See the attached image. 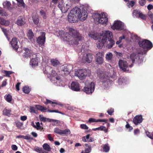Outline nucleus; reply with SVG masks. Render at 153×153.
I'll return each instance as SVG.
<instances>
[{
  "instance_id": "obj_1",
  "label": "nucleus",
  "mask_w": 153,
  "mask_h": 153,
  "mask_svg": "<svg viewBox=\"0 0 153 153\" xmlns=\"http://www.w3.org/2000/svg\"><path fill=\"white\" fill-rule=\"evenodd\" d=\"M56 33L59 34L61 39L65 41L69 45H78L79 41L82 40L83 37L77 30L71 28L69 29V33L63 30L57 31Z\"/></svg>"
},
{
  "instance_id": "obj_2",
  "label": "nucleus",
  "mask_w": 153,
  "mask_h": 153,
  "mask_svg": "<svg viewBox=\"0 0 153 153\" xmlns=\"http://www.w3.org/2000/svg\"><path fill=\"white\" fill-rule=\"evenodd\" d=\"M113 36L112 33L109 31H104L101 35L102 40H105L106 42V47L109 49L112 48L115 44V41L113 39Z\"/></svg>"
},
{
  "instance_id": "obj_3",
  "label": "nucleus",
  "mask_w": 153,
  "mask_h": 153,
  "mask_svg": "<svg viewBox=\"0 0 153 153\" xmlns=\"http://www.w3.org/2000/svg\"><path fill=\"white\" fill-rule=\"evenodd\" d=\"M44 73L46 74L48 78H51L54 81L56 80V83L62 82L60 77L57 75L55 71L53 70L52 68L49 66L45 68L44 70Z\"/></svg>"
},
{
  "instance_id": "obj_4",
  "label": "nucleus",
  "mask_w": 153,
  "mask_h": 153,
  "mask_svg": "<svg viewBox=\"0 0 153 153\" xmlns=\"http://www.w3.org/2000/svg\"><path fill=\"white\" fill-rule=\"evenodd\" d=\"M94 17V21H97V24L100 23L103 25L105 24L108 21L107 16L104 13H102L100 14H96Z\"/></svg>"
},
{
  "instance_id": "obj_5",
  "label": "nucleus",
  "mask_w": 153,
  "mask_h": 153,
  "mask_svg": "<svg viewBox=\"0 0 153 153\" xmlns=\"http://www.w3.org/2000/svg\"><path fill=\"white\" fill-rule=\"evenodd\" d=\"M99 78L100 81L102 82V85L105 88L109 87L112 82L108 76L103 73L100 74Z\"/></svg>"
},
{
  "instance_id": "obj_6",
  "label": "nucleus",
  "mask_w": 153,
  "mask_h": 153,
  "mask_svg": "<svg viewBox=\"0 0 153 153\" xmlns=\"http://www.w3.org/2000/svg\"><path fill=\"white\" fill-rule=\"evenodd\" d=\"M139 46L144 49L150 50L153 47L152 43L149 40L144 39L138 42Z\"/></svg>"
},
{
  "instance_id": "obj_7",
  "label": "nucleus",
  "mask_w": 153,
  "mask_h": 153,
  "mask_svg": "<svg viewBox=\"0 0 153 153\" xmlns=\"http://www.w3.org/2000/svg\"><path fill=\"white\" fill-rule=\"evenodd\" d=\"M64 1V0H62L59 3L58 7L61 10V12L64 13H66L69 9L71 6L67 3L66 1Z\"/></svg>"
},
{
  "instance_id": "obj_8",
  "label": "nucleus",
  "mask_w": 153,
  "mask_h": 153,
  "mask_svg": "<svg viewBox=\"0 0 153 153\" xmlns=\"http://www.w3.org/2000/svg\"><path fill=\"white\" fill-rule=\"evenodd\" d=\"M89 71L86 69H81L75 72V74L80 79L82 80L85 79L88 74Z\"/></svg>"
},
{
  "instance_id": "obj_9",
  "label": "nucleus",
  "mask_w": 153,
  "mask_h": 153,
  "mask_svg": "<svg viewBox=\"0 0 153 153\" xmlns=\"http://www.w3.org/2000/svg\"><path fill=\"white\" fill-rule=\"evenodd\" d=\"M130 57L133 63L136 62L139 64L143 62V59L142 57H140L139 54L133 53L130 55Z\"/></svg>"
},
{
  "instance_id": "obj_10",
  "label": "nucleus",
  "mask_w": 153,
  "mask_h": 153,
  "mask_svg": "<svg viewBox=\"0 0 153 153\" xmlns=\"http://www.w3.org/2000/svg\"><path fill=\"white\" fill-rule=\"evenodd\" d=\"M94 83L91 82L88 85H86L82 90L86 94H91L94 92Z\"/></svg>"
},
{
  "instance_id": "obj_11",
  "label": "nucleus",
  "mask_w": 153,
  "mask_h": 153,
  "mask_svg": "<svg viewBox=\"0 0 153 153\" xmlns=\"http://www.w3.org/2000/svg\"><path fill=\"white\" fill-rule=\"evenodd\" d=\"M41 35L37 39L36 41L39 46L43 48L45 40V32H41Z\"/></svg>"
},
{
  "instance_id": "obj_12",
  "label": "nucleus",
  "mask_w": 153,
  "mask_h": 153,
  "mask_svg": "<svg viewBox=\"0 0 153 153\" xmlns=\"http://www.w3.org/2000/svg\"><path fill=\"white\" fill-rule=\"evenodd\" d=\"M93 55L91 53H85L83 56L82 60L83 62L91 63L93 59Z\"/></svg>"
},
{
  "instance_id": "obj_13",
  "label": "nucleus",
  "mask_w": 153,
  "mask_h": 153,
  "mask_svg": "<svg viewBox=\"0 0 153 153\" xmlns=\"http://www.w3.org/2000/svg\"><path fill=\"white\" fill-rule=\"evenodd\" d=\"M111 28L113 30H123V26L122 22L119 21H115L113 25L111 26Z\"/></svg>"
},
{
  "instance_id": "obj_14",
  "label": "nucleus",
  "mask_w": 153,
  "mask_h": 153,
  "mask_svg": "<svg viewBox=\"0 0 153 153\" xmlns=\"http://www.w3.org/2000/svg\"><path fill=\"white\" fill-rule=\"evenodd\" d=\"M54 132L55 133L61 135L63 134H70L71 133L70 130L68 129H66L64 130H61L57 128H55L54 129Z\"/></svg>"
},
{
  "instance_id": "obj_15",
  "label": "nucleus",
  "mask_w": 153,
  "mask_h": 153,
  "mask_svg": "<svg viewBox=\"0 0 153 153\" xmlns=\"http://www.w3.org/2000/svg\"><path fill=\"white\" fill-rule=\"evenodd\" d=\"M119 66L120 69L124 71H128V65L126 61L120 60L119 62Z\"/></svg>"
},
{
  "instance_id": "obj_16",
  "label": "nucleus",
  "mask_w": 153,
  "mask_h": 153,
  "mask_svg": "<svg viewBox=\"0 0 153 153\" xmlns=\"http://www.w3.org/2000/svg\"><path fill=\"white\" fill-rule=\"evenodd\" d=\"M103 55L102 52H99L96 54V61L99 64L101 65L103 63Z\"/></svg>"
},
{
  "instance_id": "obj_17",
  "label": "nucleus",
  "mask_w": 153,
  "mask_h": 153,
  "mask_svg": "<svg viewBox=\"0 0 153 153\" xmlns=\"http://www.w3.org/2000/svg\"><path fill=\"white\" fill-rule=\"evenodd\" d=\"M68 20L71 23H75L78 21V19L76 16L70 11L68 16Z\"/></svg>"
},
{
  "instance_id": "obj_18",
  "label": "nucleus",
  "mask_w": 153,
  "mask_h": 153,
  "mask_svg": "<svg viewBox=\"0 0 153 153\" xmlns=\"http://www.w3.org/2000/svg\"><path fill=\"white\" fill-rule=\"evenodd\" d=\"M18 43L17 39L15 37L13 38L10 42V44L12 48L15 50H17L19 48Z\"/></svg>"
},
{
  "instance_id": "obj_19",
  "label": "nucleus",
  "mask_w": 153,
  "mask_h": 153,
  "mask_svg": "<svg viewBox=\"0 0 153 153\" xmlns=\"http://www.w3.org/2000/svg\"><path fill=\"white\" fill-rule=\"evenodd\" d=\"M81 10L78 7H75L71 10V13H73L77 18L79 19V18H80V13H81Z\"/></svg>"
},
{
  "instance_id": "obj_20",
  "label": "nucleus",
  "mask_w": 153,
  "mask_h": 153,
  "mask_svg": "<svg viewBox=\"0 0 153 153\" xmlns=\"http://www.w3.org/2000/svg\"><path fill=\"white\" fill-rule=\"evenodd\" d=\"M143 121L142 116L141 115L136 116L133 119V123L137 125L142 123Z\"/></svg>"
},
{
  "instance_id": "obj_21",
  "label": "nucleus",
  "mask_w": 153,
  "mask_h": 153,
  "mask_svg": "<svg viewBox=\"0 0 153 153\" xmlns=\"http://www.w3.org/2000/svg\"><path fill=\"white\" fill-rule=\"evenodd\" d=\"M71 89L75 91H79L80 90V86L77 82H73L71 83Z\"/></svg>"
},
{
  "instance_id": "obj_22",
  "label": "nucleus",
  "mask_w": 153,
  "mask_h": 153,
  "mask_svg": "<svg viewBox=\"0 0 153 153\" xmlns=\"http://www.w3.org/2000/svg\"><path fill=\"white\" fill-rule=\"evenodd\" d=\"M25 22V18L22 16H20L18 18L16 24L19 26H22L24 25Z\"/></svg>"
},
{
  "instance_id": "obj_23",
  "label": "nucleus",
  "mask_w": 153,
  "mask_h": 153,
  "mask_svg": "<svg viewBox=\"0 0 153 153\" xmlns=\"http://www.w3.org/2000/svg\"><path fill=\"white\" fill-rule=\"evenodd\" d=\"M80 15V18H79V19L81 21L85 20L88 16L87 13L84 10H81V13Z\"/></svg>"
},
{
  "instance_id": "obj_24",
  "label": "nucleus",
  "mask_w": 153,
  "mask_h": 153,
  "mask_svg": "<svg viewBox=\"0 0 153 153\" xmlns=\"http://www.w3.org/2000/svg\"><path fill=\"white\" fill-rule=\"evenodd\" d=\"M25 52L24 53L23 57L28 58L32 54V52L31 50L27 48H24V49Z\"/></svg>"
},
{
  "instance_id": "obj_25",
  "label": "nucleus",
  "mask_w": 153,
  "mask_h": 153,
  "mask_svg": "<svg viewBox=\"0 0 153 153\" xmlns=\"http://www.w3.org/2000/svg\"><path fill=\"white\" fill-rule=\"evenodd\" d=\"M27 36L28 39L32 42H34V36L32 30L30 29L28 30L27 33Z\"/></svg>"
},
{
  "instance_id": "obj_26",
  "label": "nucleus",
  "mask_w": 153,
  "mask_h": 153,
  "mask_svg": "<svg viewBox=\"0 0 153 153\" xmlns=\"http://www.w3.org/2000/svg\"><path fill=\"white\" fill-rule=\"evenodd\" d=\"M108 120L106 119H98L96 120L95 119L93 118H90L89 119L88 122L89 123H91L93 122H104L105 123H107Z\"/></svg>"
},
{
  "instance_id": "obj_27",
  "label": "nucleus",
  "mask_w": 153,
  "mask_h": 153,
  "mask_svg": "<svg viewBox=\"0 0 153 153\" xmlns=\"http://www.w3.org/2000/svg\"><path fill=\"white\" fill-rule=\"evenodd\" d=\"M70 66L67 65L62 67V68L61 70L65 74L68 75L70 74L71 71V69H70Z\"/></svg>"
},
{
  "instance_id": "obj_28",
  "label": "nucleus",
  "mask_w": 153,
  "mask_h": 153,
  "mask_svg": "<svg viewBox=\"0 0 153 153\" xmlns=\"http://www.w3.org/2000/svg\"><path fill=\"white\" fill-rule=\"evenodd\" d=\"M100 40L98 41L96 43V45L98 48H102L104 45L105 43V40H102L101 38V35L100 37Z\"/></svg>"
},
{
  "instance_id": "obj_29",
  "label": "nucleus",
  "mask_w": 153,
  "mask_h": 153,
  "mask_svg": "<svg viewBox=\"0 0 153 153\" xmlns=\"http://www.w3.org/2000/svg\"><path fill=\"white\" fill-rule=\"evenodd\" d=\"M38 61L37 57L33 58L30 61V64L33 67H34L38 65Z\"/></svg>"
},
{
  "instance_id": "obj_30",
  "label": "nucleus",
  "mask_w": 153,
  "mask_h": 153,
  "mask_svg": "<svg viewBox=\"0 0 153 153\" xmlns=\"http://www.w3.org/2000/svg\"><path fill=\"white\" fill-rule=\"evenodd\" d=\"M35 106L37 109L38 110L44 112H46L47 109L46 107H45L39 105H36Z\"/></svg>"
},
{
  "instance_id": "obj_31",
  "label": "nucleus",
  "mask_w": 153,
  "mask_h": 153,
  "mask_svg": "<svg viewBox=\"0 0 153 153\" xmlns=\"http://www.w3.org/2000/svg\"><path fill=\"white\" fill-rule=\"evenodd\" d=\"M0 24L2 25L8 26L9 24L8 21L5 20L2 18H0Z\"/></svg>"
},
{
  "instance_id": "obj_32",
  "label": "nucleus",
  "mask_w": 153,
  "mask_h": 153,
  "mask_svg": "<svg viewBox=\"0 0 153 153\" xmlns=\"http://www.w3.org/2000/svg\"><path fill=\"white\" fill-rule=\"evenodd\" d=\"M92 130L94 131H96L97 130L103 131H104V132L105 133L108 131V130L105 127L103 126H100V127L96 128H93Z\"/></svg>"
},
{
  "instance_id": "obj_33",
  "label": "nucleus",
  "mask_w": 153,
  "mask_h": 153,
  "mask_svg": "<svg viewBox=\"0 0 153 153\" xmlns=\"http://www.w3.org/2000/svg\"><path fill=\"white\" fill-rule=\"evenodd\" d=\"M102 148L103 150V152H107L110 150V147L108 144L107 143L103 145Z\"/></svg>"
},
{
  "instance_id": "obj_34",
  "label": "nucleus",
  "mask_w": 153,
  "mask_h": 153,
  "mask_svg": "<svg viewBox=\"0 0 153 153\" xmlns=\"http://www.w3.org/2000/svg\"><path fill=\"white\" fill-rule=\"evenodd\" d=\"M11 111L10 110H8L5 108L3 111V114L4 115L10 116L11 115Z\"/></svg>"
},
{
  "instance_id": "obj_35",
  "label": "nucleus",
  "mask_w": 153,
  "mask_h": 153,
  "mask_svg": "<svg viewBox=\"0 0 153 153\" xmlns=\"http://www.w3.org/2000/svg\"><path fill=\"white\" fill-rule=\"evenodd\" d=\"M3 5L4 8H7L8 9H11V4L9 2H4L3 3Z\"/></svg>"
},
{
  "instance_id": "obj_36",
  "label": "nucleus",
  "mask_w": 153,
  "mask_h": 153,
  "mask_svg": "<svg viewBox=\"0 0 153 153\" xmlns=\"http://www.w3.org/2000/svg\"><path fill=\"white\" fill-rule=\"evenodd\" d=\"M51 62L52 65L54 66H56L59 63V61L55 59H51Z\"/></svg>"
},
{
  "instance_id": "obj_37",
  "label": "nucleus",
  "mask_w": 153,
  "mask_h": 153,
  "mask_svg": "<svg viewBox=\"0 0 153 153\" xmlns=\"http://www.w3.org/2000/svg\"><path fill=\"white\" fill-rule=\"evenodd\" d=\"M42 146L44 149L46 151H50L51 150V148L47 143H44Z\"/></svg>"
},
{
  "instance_id": "obj_38",
  "label": "nucleus",
  "mask_w": 153,
  "mask_h": 153,
  "mask_svg": "<svg viewBox=\"0 0 153 153\" xmlns=\"http://www.w3.org/2000/svg\"><path fill=\"white\" fill-rule=\"evenodd\" d=\"M113 55L112 53L109 52L106 55L105 58L107 60H111L112 58Z\"/></svg>"
},
{
  "instance_id": "obj_39",
  "label": "nucleus",
  "mask_w": 153,
  "mask_h": 153,
  "mask_svg": "<svg viewBox=\"0 0 153 153\" xmlns=\"http://www.w3.org/2000/svg\"><path fill=\"white\" fill-rule=\"evenodd\" d=\"M19 3L18 6L19 7L22 6L24 7L25 6V4L23 0H16Z\"/></svg>"
},
{
  "instance_id": "obj_40",
  "label": "nucleus",
  "mask_w": 153,
  "mask_h": 153,
  "mask_svg": "<svg viewBox=\"0 0 153 153\" xmlns=\"http://www.w3.org/2000/svg\"><path fill=\"white\" fill-rule=\"evenodd\" d=\"M48 103L51 104L52 105H53L54 104H56V105H61V104H59L58 103H57L56 102H53L51 101V100H48L46 99V101L45 102V104L46 105L48 104Z\"/></svg>"
},
{
  "instance_id": "obj_41",
  "label": "nucleus",
  "mask_w": 153,
  "mask_h": 153,
  "mask_svg": "<svg viewBox=\"0 0 153 153\" xmlns=\"http://www.w3.org/2000/svg\"><path fill=\"white\" fill-rule=\"evenodd\" d=\"M91 151V147H89V148H85L84 151H82L81 153H90Z\"/></svg>"
},
{
  "instance_id": "obj_42",
  "label": "nucleus",
  "mask_w": 153,
  "mask_h": 153,
  "mask_svg": "<svg viewBox=\"0 0 153 153\" xmlns=\"http://www.w3.org/2000/svg\"><path fill=\"white\" fill-rule=\"evenodd\" d=\"M23 91L26 94H28L30 91V90L28 87H24L22 89Z\"/></svg>"
},
{
  "instance_id": "obj_43",
  "label": "nucleus",
  "mask_w": 153,
  "mask_h": 153,
  "mask_svg": "<svg viewBox=\"0 0 153 153\" xmlns=\"http://www.w3.org/2000/svg\"><path fill=\"white\" fill-rule=\"evenodd\" d=\"M36 123V129L37 130H42L43 129V127L40 126V124L39 122H38Z\"/></svg>"
},
{
  "instance_id": "obj_44",
  "label": "nucleus",
  "mask_w": 153,
  "mask_h": 153,
  "mask_svg": "<svg viewBox=\"0 0 153 153\" xmlns=\"http://www.w3.org/2000/svg\"><path fill=\"white\" fill-rule=\"evenodd\" d=\"M138 15L139 17L142 19L145 20L146 19V16L145 15L143 14L142 13L140 12L138 13Z\"/></svg>"
},
{
  "instance_id": "obj_45",
  "label": "nucleus",
  "mask_w": 153,
  "mask_h": 153,
  "mask_svg": "<svg viewBox=\"0 0 153 153\" xmlns=\"http://www.w3.org/2000/svg\"><path fill=\"white\" fill-rule=\"evenodd\" d=\"M135 2L133 1H131L128 3L127 6L129 7H132L133 6Z\"/></svg>"
},
{
  "instance_id": "obj_46",
  "label": "nucleus",
  "mask_w": 153,
  "mask_h": 153,
  "mask_svg": "<svg viewBox=\"0 0 153 153\" xmlns=\"http://www.w3.org/2000/svg\"><path fill=\"white\" fill-rule=\"evenodd\" d=\"M29 111L30 113H33L35 114L36 113V111L35 107L30 106L29 107Z\"/></svg>"
},
{
  "instance_id": "obj_47",
  "label": "nucleus",
  "mask_w": 153,
  "mask_h": 153,
  "mask_svg": "<svg viewBox=\"0 0 153 153\" xmlns=\"http://www.w3.org/2000/svg\"><path fill=\"white\" fill-rule=\"evenodd\" d=\"M12 96L8 94L7 96L6 100L7 102H10L12 101Z\"/></svg>"
},
{
  "instance_id": "obj_48",
  "label": "nucleus",
  "mask_w": 153,
  "mask_h": 153,
  "mask_svg": "<svg viewBox=\"0 0 153 153\" xmlns=\"http://www.w3.org/2000/svg\"><path fill=\"white\" fill-rule=\"evenodd\" d=\"M35 150L39 153H44L42 149L38 147L36 148L35 149Z\"/></svg>"
},
{
  "instance_id": "obj_49",
  "label": "nucleus",
  "mask_w": 153,
  "mask_h": 153,
  "mask_svg": "<svg viewBox=\"0 0 153 153\" xmlns=\"http://www.w3.org/2000/svg\"><path fill=\"white\" fill-rule=\"evenodd\" d=\"M33 20L35 24L37 25L39 22V19L38 18L36 17L33 18Z\"/></svg>"
},
{
  "instance_id": "obj_50",
  "label": "nucleus",
  "mask_w": 153,
  "mask_h": 153,
  "mask_svg": "<svg viewBox=\"0 0 153 153\" xmlns=\"http://www.w3.org/2000/svg\"><path fill=\"white\" fill-rule=\"evenodd\" d=\"M40 13L41 16L44 19H46V13L44 12V10H41L40 11Z\"/></svg>"
},
{
  "instance_id": "obj_51",
  "label": "nucleus",
  "mask_w": 153,
  "mask_h": 153,
  "mask_svg": "<svg viewBox=\"0 0 153 153\" xmlns=\"http://www.w3.org/2000/svg\"><path fill=\"white\" fill-rule=\"evenodd\" d=\"M114 111V109L112 108L109 109L107 111V112L110 115H112Z\"/></svg>"
},
{
  "instance_id": "obj_52",
  "label": "nucleus",
  "mask_w": 153,
  "mask_h": 153,
  "mask_svg": "<svg viewBox=\"0 0 153 153\" xmlns=\"http://www.w3.org/2000/svg\"><path fill=\"white\" fill-rule=\"evenodd\" d=\"M4 73L5 74V76L8 77H10V75L12 74V72L11 71H4Z\"/></svg>"
},
{
  "instance_id": "obj_53",
  "label": "nucleus",
  "mask_w": 153,
  "mask_h": 153,
  "mask_svg": "<svg viewBox=\"0 0 153 153\" xmlns=\"http://www.w3.org/2000/svg\"><path fill=\"white\" fill-rule=\"evenodd\" d=\"M0 15L1 16H6L7 15V13L3 10H0Z\"/></svg>"
},
{
  "instance_id": "obj_54",
  "label": "nucleus",
  "mask_w": 153,
  "mask_h": 153,
  "mask_svg": "<svg viewBox=\"0 0 153 153\" xmlns=\"http://www.w3.org/2000/svg\"><path fill=\"white\" fill-rule=\"evenodd\" d=\"M80 128L83 129H88V127L87 126L84 124H82L80 125Z\"/></svg>"
},
{
  "instance_id": "obj_55",
  "label": "nucleus",
  "mask_w": 153,
  "mask_h": 153,
  "mask_svg": "<svg viewBox=\"0 0 153 153\" xmlns=\"http://www.w3.org/2000/svg\"><path fill=\"white\" fill-rule=\"evenodd\" d=\"M146 2V0H140L139 1V3L141 6H143L145 5Z\"/></svg>"
},
{
  "instance_id": "obj_56",
  "label": "nucleus",
  "mask_w": 153,
  "mask_h": 153,
  "mask_svg": "<svg viewBox=\"0 0 153 153\" xmlns=\"http://www.w3.org/2000/svg\"><path fill=\"white\" fill-rule=\"evenodd\" d=\"M39 119L40 120L43 122H45L46 121V118L44 117L43 116L40 115L39 116Z\"/></svg>"
},
{
  "instance_id": "obj_57",
  "label": "nucleus",
  "mask_w": 153,
  "mask_h": 153,
  "mask_svg": "<svg viewBox=\"0 0 153 153\" xmlns=\"http://www.w3.org/2000/svg\"><path fill=\"white\" fill-rule=\"evenodd\" d=\"M140 12L137 10H134L133 12V16L134 17L136 16L137 14L138 15V13H139Z\"/></svg>"
},
{
  "instance_id": "obj_58",
  "label": "nucleus",
  "mask_w": 153,
  "mask_h": 153,
  "mask_svg": "<svg viewBox=\"0 0 153 153\" xmlns=\"http://www.w3.org/2000/svg\"><path fill=\"white\" fill-rule=\"evenodd\" d=\"M11 148L14 151L17 150L18 149L17 146L15 145H12L11 146Z\"/></svg>"
},
{
  "instance_id": "obj_59",
  "label": "nucleus",
  "mask_w": 153,
  "mask_h": 153,
  "mask_svg": "<svg viewBox=\"0 0 153 153\" xmlns=\"http://www.w3.org/2000/svg\"><path fill=\"white\" fill-rule=\"evenodd\" d=\"M90 36L94 40H97L98 39V38L94 34H91L90 35Z\"/></svg>"
},
{
  "instance_id": "obj_60",
  "label": "nucleus",
  "mask_w": 153,
  "mask_h": 153,
  "mask_svg": "<svg viewBox=\"0 0 153 153\" xmlns=\"http://www.w3.org/2000/svg\"><path fill=\"white\" fill-rule=\"evenodd\" d=\"M47 137L48 139L50 141H53V138L51 137V134H48L47 135Z\"/></svg>"
},
{
  "instance_id": "obj_61",
  "label": "nucleus",
  "mask_w": 153,
  "mask_h": 153,
  "mask_svg": "<svg viewBox=\"0 0 153 153\" xmlns=\"http://www.w3.org/2000/svg\"><path fill=\"white\" fill-rule=\"evenodd\" d=\"M146 133L147 136L151 139V136H152V133H151L148 131H146Z\"/></svg>"
},
{
  "instance_id": "obj_62",
  "label": "nucleus",
  "mask_w": 153,
  "mask_h": 153,
  "mask_svg": "<svg viewBox=\"0 0 153 153\" xmlns=\"http://www.w3.org/2000/svg\"><path fill=\"white\" fill-rule=\"evenodd\" d=\"M25 139L27 140H33V138L32 137H30L27 136H24V138Z\"/></svg>"
},
{
  "instance_id": "obj_63",
  "label": "nucleus",
  "mask_w": 153,
  "mask_h": 153,
  "mask_svg": "<svg viewBox=\"0 0 153 153\" xmlns=\"http://www.w3.org/2000/svg\"><path fill=\"white\" fill-rule=\"evenodd\" d=\"M147 9L149 10H150L153 9V6L151 4H149L147 6Z\"/></svg>"
},
{
  "instance_id": "obj_64",
  "label": "nucleus",
  "mask_w": 153,
  "mask_h": 153,
  "mask_svg": "<svg viewBox=\"0 0 153 153\" xmlns=\"http://www.w3.org/2000/svg\"><path fill=\"white\" fill-rule=\"evenodd\" d=\"M20 119L22 121H25L27 119V117L26 116H22L21 117Z\"/></svg>"
}]
</instances>
